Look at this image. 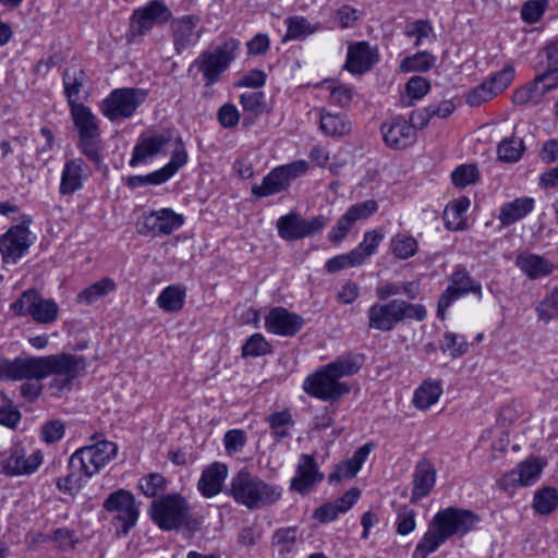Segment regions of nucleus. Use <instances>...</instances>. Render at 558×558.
Returning a JSON list of instances; mask_svg holds the SVG:
<instances>
[{
	"instance_id": "f257e3e1",
	"label": "nucleus",
	"mask_w": 558,
	"mask_h": 558,
	"mask_svg": "<svg viewBox=\"0 0 558 558\" xmlns=\"http://www.w3.org/2000/svg\"><path fill=\"white\" fill-rule=\"evenodd\" d=\"M83 355L58 353L45 356L0 359V380H21L23 377L44 379L52 376L48 388L53 397H62L73 388L74 380L86 371Z\"/></svg>"
},
{
	"instance_id": "f03ea898",
	"label": "nucleus",
	"mask_w": 558,
	"mask_h": 558,
	"mask_svg": "<svg viewBox=\"0 0 558 558\" xmlns=\"http://www.w3.org/2000/svg\"><path fill=\"white\" fill-rule=\"evenodd\" d=\"M480 521V515L468 509L447 507L439 510L417 543L412 558H426L451 536H464L473 531Z\"/></svg>"
},
{
	"instance_id": "7ed1b4c3",
	"label": "nucleus",
	"mask_w": 558,
	"mask_h": 558,
	"mask_svg": "<svg viewBox=\"0 0 558 558\" xmlns=\"http://www.w3.org/2000/svg\"><path fill=\"white\" fill-rule=\"evenodd\" d=\"M427 316L424 305L401 299H392L372 304L367 310L368 328L389 332L404 320L423 322Z\"/></svg>"
},
{
	"instance_id": "20e7f679",
	"label": "nucleus",
	"mask_w": 558,
	"mask_h": 558,
	"mask_svg": "<svg viewBox=\"0 0 558 558\" xmlns=\"http://www.w3.org/2000/svg\"><path fill=\"white\" fill-rule=\"evenodd\" d=\"M228 495L248 509H259L279 500L281 490L242 469L231 478Z\"/></svg>"
},
{
	"instance_id": "39448f33",
	"label": "nucleus",
	"mask_w": 558,
	"mask_h": 558,
	"mask_svg": "<svg viewBox=\"0 0 558 558\" xmlns=\"http://www.w3.org/2000/svg\"><path fill=\"white\" fill-rule=\"evenodd\" d=\"M239 47L240 41L238 39L229 38L214 50L203 51L190 65L189 72H192L194 69L202 72L205 86H211L218 82L220 75L235 59V52Z\"/></svg>"
},
{
	"instance_id": "423d86ee",
	"label": "nucleus",
	"mask_w": 558,
	"mask_h": 558,
	"mask_svg": "<svg viewBox=\"0 0 558 558\" xmlns=\"http://www.w3.org/2000/svg\"><path fill=\"white\" fill-rule=\"evenodd\" d=\"M92 440L95 442L75 450L68 462V466H78L85 477L97 474L118 452V445L113 441L100 439L98 435H94Z\"/></svg>"
},
{
	"instance_id": "0eeeda50",
	"label": "nucleus",
	"mask_w": 558,
	"mask_h": 558,
	"mask_svg": "<svg viewBox=\"0 0 558 558\" xmlns=\"http://www.w3.org/2000/svg\"><path fill=\"white\" fill-rule=\"evenodd\" d=\"M148 95L147 89L136 87L114 88L101 101L100 112L111 122L131 118L144 104Z\"/></svg>"
},
{
	"instance_id": "6e6552de",
	"label": "nucleus",
	"mask_w": 558,
	"mask_h": 558,
	"mask_svg": "<svg viewBox=\"0 0 558 558\" xmlns=\"http://www.w3.org/2000/svg\"><path fill=\"white\" fill-rule=\"evenodd\" d=\"M189 504L180 494H169L150 505L153 521L165 531L179 529L189 519Z\"/></svg>"
},
{
	"instance_id": "1a4fd4ad",
	"label": "nucleus",
	"mask_w": 558,
	"mask_h": 558,
	"mask_svg": "<svg viewBox=\"0 0 558 558\" xmlns=\"http://www.w3.org/2000/svg\"><path fill=\"white\" fill-rule=\"evenodd\" d=\"M11 310L19 316H31L37 324H52L59 317V306L52 299H45L35 289L24 291L11 304Z\"/></svg>"
},
{
	"instance_id": "9d476101",
	"label": "nucleus",
	"mask_w": 558,
	"mask_h": 558,
	"mask_svg": "<svg viewBox=\"0 0 558 558\" xmlns=\"http://www.w3.org/2000/svg\"><path fill=\"white\" fill-rule=\"evenodd\" d=\"M307 169L308 165L305 160L279 166L265 175L259 185H253L252 193L257 198L281 193L290 186L293 180L304 174Z\"/></svg>"
},
{
	"instance_id": "9b49d317",
	"label": "nucleus",
	"mask_w": 558,
	"mask_h": 558,
	"mask_svg": "<svg viewBox=\"0 0 558 558\" xmlns=\"http://www.w3.org/2000/svg\"><path fill=\"white\" fill-rule=\"evenodd\" d=\"M102 507L109 512H116L112 523L117 534L126 535L138 520V509L135 497L126 489L111 493L104 501Z\"/></svg>"
},
{
	"instance_id": "f8f14e48",
	"label": "nucleus",
	"mask_w": 558,
	"mask_h": 558,
	"mask_svg": "<svg viewBox=\"0 0 558 558\" xmlns=\"http://www.w3.org/2000/svg\"><path fill=\"white\" fill-rule=\"evenodd\" d=\"M450 284L438 299L437 316L445 319L446 311L461 296L473 293L478 299L483 295L482 284L470 276L464 267L457 268L449 278Z\"/></svg>"
},
{
	"instance_id": "ddd939ff",
	"label": "nucleus",
	"mask_w": 558,
	"mask_h": 558,
	"mask_svg": "<svg viewBox=\"0 0 558 558\" xmlns=\"http://www.w3.org/2000/svg\"><path fill=\"white\" fill-rule=\"evenodd\" d=\"M303 389L314 398L332 402L349 393L351 387L345 381L337 380L324 365L305 378Z\"/></svg>"
},
{
	"instance_id": "4468645a",
	"label": "nucleus",
	"mask_w": 558,
	"mask_h": 558,
	"mask_svg": "<svg viewBox=\"0 0 558 558\" xmlns=\"http://www.w3.org/2000/svg\"><path fill=\"white\" fill-rule=\"evenodd\" d=\"M172 13L161 0H150L145 5L133 11L130 19V32L133 37L144 36L156 25L170 21Z\"/></svg>"
},
{
	"instance_id": "2eb2a0df",
	"label": "nucleus",
	"mask_w": 558,
	"mask_h": 558,
	"mask_svg": "<svg viewBox=\"0 0 558 558\" xmlns=\"http://www.w3.org/2000/svg\"><path fill=\"white\" fill-rule=\"evenodd\" d=\"M514 78V69L506 65L501 71L494 74L489 80L473 88L466 96V104L471 107H478L493 99L504 92Z\"/></svg>"
},
{
	"instance_id": "dca6fc26",
	"label": "nucleus",
	"mask_w": 558,
	"mask_h": 558,
	"mask_svg": "<svg viewBox=\"0 0 558 558\" xmlns=\"http://www.w3.org/2000/svg\"><path fill=\"white\" fill-rule=\"evenodd\" d=\"M183 222L181 215L170 208H162L143 216L138 233L149 236L168 235L178 230Z\"/></svg>"
},
{
	"instance_id": "f3484780",
	"label": "nucleus",
	"mask_w": 558,
	"mask_h": 558,
	"mask_svg": "<svg viewBox=\"0 0 558 558\" xmlns=\"http://www.w3.org/2000/svg\"><path fill=\"white\" fill-rule=\"evenodd\" d=\"M31 220L12 226L0 238V253L3 263L15 264L31 246L28 225Z\"/></svg>"
},
{
	"instance_id": "a211bd4d",
	"label": "nucleus",
	"mask_w": 558,
	"mask_h": 558,
	"mask_svg": "<svg viewBox=\"0 0 558 558\" xmlns=\"http://www.w3.org/2000/svg\"><path fill=\"white\" fill-rule=\"evenodd\" d=\"M43 463V453L37 450L26 456L23 449H12L7 457L0 458V471L9 476L31 475Z\"/></svg>"
},
{
	"instance_id": "6ab92c4d",
	"label": "nucleus",
	"mask_w": 558,
	"mask_h": 558,
	"mask_svg": "<svg viewBox=\"0 0 558 558\" xmlns=\"http://www.w3.org/2000/svg\"><path fill=\"white\" fill-rule=\"evenodd\" d=\"M171 141L172 133L170 131L142 134L133 148L130 166L136 167L148 158L165 153Z\"/></svg>"
},
{
	"instance_id": "aec40b11",
	"label": "nucleus",
	"mask_w": 558,
	"mask_h": 558,
	"mask_svg": "<svg viewBox=\"0 0 558 558\" xmlns=\"http://www.w3.org/2000/svg\"><path fill=\"white\" fill-rule=\"evenodd\" d=\"M303 326L304 318L301 315L281 306L271 308L265 317L266 330L282 337H293Z\"/></svg>"
},
{
	"instance_id": "412c9836",
	"label": "nucleus",
	"mask_w": 558,
	"mask_h": 558,
	"mask_svg": "<svg viewBox=\"0 0 558 558\" xmlns=\"http://www.w3.org/2000/svg\"><path fill=\"white\" fill-rule=\"evenodd\" d=\"M324 478L319 472L318 464L312 454L303 453L299 458L296 465V475L291 480L290 488L302 495L310 490Z\"/></svg>"
},
{
	"instance_id": "4be33fe9",
	"label": "nucleus",
	"mask_w": 558,
	"mask_h": 558,
	"mask_svg": "<svg viewBox=\"0 0 558 558\" xmlns=\"http://www.w3.org/2000/svg\"><path fill=\"white\" fill-rule=\"evenodd\" d=\"M381 133L385 144L393 149L405 148L416 140V132L401 116L393 118L389 123H384Z\"/></svg>"
},
{
	"instance_id": "5701e85b",
	"label": "nucleus",
	"mask_w": 558,
	"mask_h": 558,
	"mask_svg": "<svg viewBox=\"0 0 558 558\" xmlns=\"http://www.w3.org/2000/svg\"><path fill=\"white\" fill-rule=\"evenodd\" d=\"M378 50L367 41L352 44L348 48L344 68L353 74H363L378 61Z\"/></svg>"
},
{
	"instance_id": "b1692460",
	"label": "nucleus",
	"mask_w": 558,
	"mask_h": 558,
	"mask_svg": "<svg viewBox=\"0 0 558 558\" xmlns=\"http://www.w3.org/2000/svg\"><path fill=\"white\" fill-rule=\"evenodd\" d=\"M89 175V169L82 158L66 160L62 173L59 192L72 195L83 186V179Z\"/></svg>"
},
{
	"instance_id": "393cba45",
	"label": "nucleus",
	"mask_w": 558,
	"mask_h": 558,
	"mask_svg": "<svg viewBox=\"0 0 558 558\" xmlns=\"http://www.w3.org/2000/svg\"><path fill=\"white\" fill-rule=\"evenodd\" d=\"M228 466L221 462H213L204 469L197 489L205 498H213L222 490V485L228 476Z\"/></svg>"
},
{
	"instance_id": "a878e982",
	"label": "nucleus",
	"mask_w": 558,
	"mask_h": 558,
	"mask_svg": "<svg viewBox=\"0 0 558 558\" xmlns=\"http://www.w3.org/2000/svg\"><path fill=\"white\" fill-rule=\"evenodd\" d=\"M436 482V470L434 465L427 461H420L412 475V496L411 501L415 502L426 497L433 489Z\"/></svg>"
},
{
	"instance_id": "bb28decb",
	"label": "nucleus",
	"mask_w": 558,
	"mask_h": 558,
	"mask_svg": "<svg viewBox=\"0 0 558 558\" xmlns=\"http://www.w3.org/2000/svg\"><path fill=\"white\" fill-rule=\"evenodd\" d=\"M544 463L538 459H527L521 462L515 470L507 473L500 481V485L505 488L508 485L519 483L522 486L533 484L541 475Z\"/></svg>"
},
{
	"instance_id": "cd10ccee",
	"label": "nucleus",
	"mask_w": 558,
	"mask_h": 558,
	"mask_svg": "<svg viewBox=\"0 0 558 558\" xmlns=\"http://www.w3.org/2000/svg\"><path fill=\"white\" fill-rule=\"evenodd\" d=\"M62 81L70 109L74 108V106H82L83 104L80 101L82 99L81 94L84 86L88 83L86 73L76 66L68 68L63 72Z\"/></svg>"
},
{
	"instance_id": "c85d7f7f",
	"label": "nucleus",
	"mask_w": 558,
	"mask_h": 558,
	"mask_svg": "<svg viewBox=\"0 0 558 558\" xmlns=\"http://www.w3.org/2000/svg\"><path fill=\"white\" fill-rule=\"evenodd\" d=\"M195 28L193 17L189 15L172 23L173 46L178 53L197 44L201 33Z\"/></svg>"
},
{
	"instance_id": "c756f323",
	"label": "nucleus",
	"mask_w": 558,
	"mask_h": 558,
	"mask_svg": "<svg viewBox=\"0 0 558 558\" xmlns=\"http://www.w3.org/2000/svg\"><path fill=\"white\" fill-rule=\"evenodd\" d=\"M373 444L367 442L361 446L353 456L347 461L338 464L333 472H331L328 476L330 483L338 482L342 477L352 478L354 477L359 471L361 470L364 461L368 457L372 451Z\"/></svg>"
},
{
	"instance_id": "7c9ffc66",
	"label": "nucleus",
	"mask_w": 558,
	"mask_h": 558,
	"mask_svg": "<svg viewBox=\"0 0 558 558\" xmlns=\"http://www.w3.org/2000/svg\"><path fill=\"white\" fill-rule=\"evenodd\" d=\"M534 208L532 197H520L506 203L500 208L499 220L504 226H511L527 216Z\"/></svg>"
},
{
	"instance_id": "2f4dec72",
	"label": "nucleus",
	"mask_w": 558,
	"mask_h": 558,
	"mask_svg": "<svg viewBox=\"0 0 558 558\" xmlns=\"http://www.w3.org/2000/svg\"><path fill=\"white\" fill-rule=\"evenodd\" d=\"M73 124L77 135L99 133V120L92 109L85 105L74 106L70 109Z\"/></svg>"
},
{
	"instance_id": "473e14b6",
	"label": "nucleus",
	"mask_w": 558,
	"mask_h": 558,
	"mask_svg": "<svg viewBox=\"0 0 558 558\" xmlns=\"http://www.w3.org/2000/svg\"><path fill=\"white\" fill-rule=\"evenodd\" d=\"M304 219L295 211L281 216L277 220L278 234L286 241H295L305 238Z\"/></svg>"
},
{
	"instance_id": "72a5a7b5",
	"label": "nucleus",
	"mask_w": 558,
	"mask_h": 558,
	"mask_svg": "<svg viewBox=\"0 0 558 558\" xmlns=\"http://www.w3.org/2000/svg\"><path fill=\"white\" fill-rule=\"evenodd\" d=\"M319 128L328 136L342 137L351 132V122L343 113L322 111Z\"/></svg>"
},
{
	"instance_id": "f704fd0d",
	"label": "nucleus",
	"mask_w": 558,
	"mask_h": 558,
	"mask_svg": "<svg viewBox=\"0 0 558 558\" xmlns=\"http://www.w3.org/2000/svg\"><path fill=\"white\" fill-rule=\"evenodd\" d=\"M117 290V283L110 277H104L92 283L77 294V302L92 305L100 299L109 295Z\"/></svg>"
},
{
	"instance_id": "c9c22d12",
	"label": "nucleus",
	"mask_w": 558,
	"mask_h": 558,
	"mask_svg": "<svg viewBox=\"0 0 558 558\" xmlns=\"http://www.w3.org/2000/svg\"><path fill=\"white\" fill-rule=\"evenodd\" d=\"M77 148L97 169L104 162L101 132L78 135Z\"/></svg>"
},
{
	"instance_id": "e433bc0d",
	"label": "nucleus",
	"mask_w": 558,
	"mask_h": 558,
	"mask_svg": "<svg viewBox=\"0 0 558 558\" xmlns=\"http://www.w3.org/2000/svg\"><path fill=\"white\" fill-rule=\"evenodd\" d=\"M185 296V287L180 284H171L160 292L156 303L162 311L168 313H175L182 310Z\"/></svg>"
},
{
	"instance_id": "4c0bfd02",
	"label": "nucleus",
	"mask_w": 558,
	"mask_h": 558,
	"mask_svg": "<svg viewBox=\"0 0 558 558\" xmlns=\"http://www.w3.org/2000/svg\"><path fill=\"white\" fill-rule=\"evenodd\" d=\"M271 430V437L276 442L282 441L291 436V428L294 426L292 414L288 410L277 411L266 417Z\"/></svg>"
},
{
	"instance_id": "58836bf2",
	"label": "nucleus",
	"mask_w": 558,
	"mask_h": 558,
	"mask_svg": "<svg viewBox=\"0 0 558 558\" xmlns=\"http://www.w3.org/2000/svg\"><path fill=\"white\" fill-rule=\"evenodd\" d=\"M325 366L337 380L341 381L343 377L352 376L360 371L362 359L359 355L352 354L341 355Z\"/></svg>"
},
{
	"instance_id": "ea45409f",
	"label": "nucleus",
	"mask_w": 558,
	"mask_h": 558,
	"mask_svg": "<svg viewBox=\"0 0 558 558\" xmlns=\"http://www.w3.org/2000/svg\"><path fill=\"white\" fill-rule=\"evenodd\" d=\"M517 264L530 278H538L553 271V265L538 255L519 256Z\"/></svg>"
},
{
	"instance_id": "a19ab883",
	"label": "nucleus",
	"mask_w": 558,
	"mask_h": 558,
	"mask_svg": "<svg viewBox=\"0 0 558 558\" xmlns=\"http://www.w3.org/2000/svg\"><path fill=\"white\" fill-rule=\"evenodd\" d=\"M300 538L301 535L296 526L281 527L272 534L271 545L280 555H284L295 549Z\"/></svg>"
},
{
	"instance_id": "79ce46f5",
	"label": "nucleus",
	"mask_w": 558,
	"mask_h": 558,
	"mask_svg": "<svg viewBox=\"0 0 558 558\" xmlns=\"http://www.w3.org/2000/svg\"><path fill=\"white\" fill-rule=\"evenodd\" d=\"M436 62V57L428 51H420L412 56L405 57L399 65L403 73L409 72H427Z\"/></svg>"
},
{
	"instance_id": "37998d69",
	"label": "nucleus",
	"mask_w": 558,
	"mask_h": 558,
	"mask_svg": "<svg viewBox=\"0 0 558 558\" xmlns=\"http://www.w3.org/2000/svg\"><path fill=\"white\" fill-rule=\"evenodd\" d=\"M441 392L438 383H424L415 390L413 403L417 409L427 410L438 401Z\"/></svg>"
},
{
	"instance_id": "c03bdc74",
	"label": "nucleus",
	"mask_w": 558,
	"mask_h": 558,
	"mask_svg": "<svg viewBox=\"0 0 558 558\" xmlns=\"http://www.w3.org/2000/svg\"><path fill=\"white\" fill-rule=\"evenodd\" d=\"M69 470L70 472L68 475L56 480V487L64 494L75 496L89 477H85L84 474L80 472L78 466H69Z\"/></svg>"
},
{
	"instance_id": "a18cd8bd",
	"label": "nucleus",
	"mask_w": 558,
	"mask_h": 558,
	"mask_svg": "<svg viewBox=\"0 0 558 558\" xmlns=\"http://www.w3.org/2000/svg\"><path fill=\"white\" fill-rule=\"evenodd\" d=\"M390 250L397 258L408 259L416 254L418 243L412 235L397 233L390 240Z\"/></svg>"
},
{
	"instance_id": "49530a36",
	"label": "nucleus",
	"mask_w": 558,
	"mask_h": 558,
	"mask_svg": "<svg viewBox=\"0 0 558 558\" xmlns=\"http://www.w3.org/2000/svg\"><path fill=\"white\" fill-rule=\"evenodd\" d=\"M558 507V490L547 486L538 489L533 499V508L538 514L551 513Z\"/></svg>"
},
{
	"instance_id": "de8ad7c7",
	"label": "nucleus",
	"mask_w": 558,
	"mask_h": 558,
	"mask_svg": "<svg viewBox=\"0 0 558 558\" xmlns=\"http://www.w3.org/2000/svg\"><path fill=\"white\" fill-rule=\"evenodd\" d=\"M524 151V143L521 138H505L497 147L498 158L505 162L518 161Z\"/></svg>"
},
{
	"instance_id": "09e8293b",
	"label": "nucleus",
	"mask_w": 558,
	"mask_h": 558,
	"mask_svg": "<svg viewBox=\"0 0 558 558\" xmlns=\"http://www.w3.org/2000/svg\"><path fill=\"white\" fill-rule=\"evenodd\" d=\"M240 104L245 113L258 117L267 111V102L263 92H247L240 96Z\"/></svg>"
},
{
	"instance_id": "8fccbe9b",
	"label": "nucleus",
	"mask_w": 558,
	"mask_h": 558,
	"mask_svg": "<svg viewBox=\"0 0 558 558\" xmlns=\"http://www.w3.org/2000/svg\"><path fill=\"white\" fill-rule=\"evenodd\" d=\"M384 240V233L378 232L377 230H368L364 233L363 241L359 244L357 247L353 248L354 252H357L361 258V263L364 264L365 260L374 255L377 251V247Z\"/></svg>"
},
{
	"instance_id": "3c124183",
	"label": "nucleus",
	"mask_w": 558,
	"mask_h": 558,
	"mask_svg": "<svg viewBox=\"0 0 558 558\" xmlns=\"http://www.w3.org/2000/svg\"><path fill=\"white\" fill-rule=\"evenodd\" d=\"M167 480L159 473H150L138 481L140 490L147 497H156L166 490Z\"/></svg>"
},
{
	"instance_id": "603ef678",
	"label": "nucleus",
	"mask_w": 558,
	"mask_h": 558,
	"mask_svg": "<svg viewBox=\"0 0 558 558\" xmlns=\"http://www.w3.org/2000/svg\"><path fill=\"white\" fill-rule=\"evenodd\" d=\"M439 349L444 353L449 352L450 356L454 359L463 355L468 351L469 344L463 336L446 332L440 341Z\"/></svg>"
},
{
	"instance_id": "864d4df0",
	"label": "nucleus",
	"mask_w": 558,
	"mask_h": 558,
	"mask_svg": "<svg viewBox=\"0 0 558 558\" xmlns=\"http://www.w3.org/2000/svg\"><path fill=\"white\" fill-rule=\"evenodd\" d=\"M359 257V253L352 250L347 254H341L329 258L325 264V268L328 272L335 274L345 268L356 267L362 265L361 258Z\"/></svg>"
},
{
	"instance_id": "5fc2aeb1",
	"label": "nucleus",
	"mask_w": 558,
	"mask_h": 558,
	"mask_svg": "<svg viewBox=\"0 0 558 558\" xmlns=\"http://www.w3.org/2000/svg\"><path fill=\"white\" fill-rule=\"evenodd\" d=\"M548 5L549 0H529L522 5L521 17L524 22L534 24L542 19Z\"/></svg>"
},
{
	"instance_id": "6e6d98bb",
	"label": "nucleus",
	"mask_w": 558,
	"mask_h": 558,
	"mask_svg": "<svg viewBox=\"0 0 558 558\" xmlns=\"http://www.w3.org/2000/svg\"><path fill=\"white\" fill-rule=\"evenodd\" d=\"M270 352V345L263 335H252L242 347V356H260Z\"/></svg>"
},
{
	"instance_id": "4d7b16f0",
	"label": "nucleus",
	"mask_w": 558,
	"mask_h": 558,
	"mask_svg": "<svg viewBox=\"0 0 558 558\" xmlns=\"http://www.w3.org/2000/svg\"><path fill=\"white\" fill-rule=\"evenodd\" d=\"M288 34L291 39H301L307 35L313 34L317 28L312 26L311 23L302 16H294L287 19Z\"/></svg>"
},
{
	"instance_id": "13d9d810",
	"label": "nucleus",
	"mask_w": 558,
	"mask_h": 558,
	"mask_svg": "<svg viewBox=\"0 0 558 558\" xmlns=\"http://www.w3.org/2000/svg\"><path fill=\"white\" fill-rule=\"evenodd\" d=\"M186 162H187V153H186L182 142L180 141L179 145L173 149V151L171 154L170 161L166 166L160 168V170L168 181Z\"/></svg>"
},
{
	"instance_id": "bf43d9fd",
	"label": "nucleus",
	"mask_w": 558,
	"mask_h": 558,
	"mask_svg": "<svg viewBox=\"0 0 558 558\" xmlns=\"http://www.w3.org/2000/svg\"><path fill=\"white\" fill-rule=\"evenodd\" d=\"M534 86L539 89V95H545L546 93L557 88L558 66L548 64L547 70L534 78Z\"/></svg>"
},
{
	"instance_id": "052dcab7",
	"label": "nucleus",
	"mask_w": 558,
	"mask_h": 558,
	"mask_svg": "<svg viewBox=\"0 0 558 558\" xmlns=\"http://www.w3.org/2000/svg\"><path fill=\"white\" fill-rule=\"evenodd\" d=\"M25 379L24 383L21 384L19 391L21 398L27 402H35L41 395L44 385L41 384L43 379H38L36 377H23L21 380Z\"/></svg>"
},
{
	"instance_id": "680f3d73",
	"label": "nucleus",
	"mask_w": 558,
	"mask_h": 558,
	"mask_svg": "<svg viewBox=\"0 0 558 558\" xmlns=\"http://www.w3.org/2000/svg\"><path fill=\"white\" fill-rule=\"evenodd\" d=\"M478 177L477 167L474 165H461L451 173L452 183L458 187H465L476 181Z\"/></svg>"
},
{
	"instance_id": "e2e57ef3",
	"label": "nucleus",
	"mask_w": 558,
	"mask_h": 558,
	"mask_svg": "<svg viewBox=\"0 0 558 558\" xmlns=\"http://www.w3.org/2000/svg\"><path fill=\"white\" fill-rule=\"evenodd\" d=\"M378 210V204L374 199H367L362 203L352 205L345 215L348 218L355 223L357 220L367 219Z\"/></svg>"
},
{
	"instance_id": "0e129e2a",
	"label": "nucleus",
	"mask_w": 558,
	"mask_h": 558,
	"mask_svg": "<svg viewBox=\"0 0 558 558\" xmlns=\"http://www.w3.org/2000/svg\"><path fill=\"white\" fill-rule=\"evenodd\" d=\"M433 32V27L425 20H416L408 23L404 29V34L410 38H415L414 46L418 47L423 44V40L427 38Z\"/></svg>"
},
{
	"instance_id": "69168bd1",
	"label": "nucleus",
	"mask_w": 558,
	"mask_h": 558,
	"mask_svg": "<svg viewBox=\"0 0 558 558\" xmlns=\"http://www.w3.org/2000/svg\"><path fill=\"white\" fill-rule=\"evenodd\" d=\"M65 432L64 423L61 420L46 422L40 428L41 440L46 444L59 441Z\"/></svg>"
},
{
	"instance_id": "338daca9",
	"label": "nucleus",
	"mask_w": 558,
	"mask_h": 558,
	"mask_svg": "<svg viewBox=\"0 0 558 558\" xmlns=\"http://www.w3.org/2000/svg\"><path fill=\"white\" fill-rule=\"evenodd\" d=\"M539 319L548 323L558 317V292H551L536 307Z\"/></svg>"
},
{
	"instance_id": "774afa93",
	"label": "nucleus",
	"mask_w": 558,
	"mask_h": 558,
	"mask_svg": "<svg viewBox=\"0 0 558 558\" xmlns=\"http://www.w3.org/2000/svg\"><path fill=\"white\" fill-rule=\"evenodd\" d=\"M430 84L423 76H412L405 84V93L408 98L418 100L423 98L429 90Z\"/></svg>"
}]
</instances>
